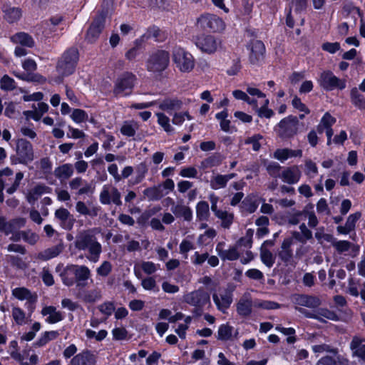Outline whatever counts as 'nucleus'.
<instances>
[{"instance_id":"25","label":"nucleus","mask_w":365,"mask_h":365,"mask_svg":"<svg viewBox=\"0 0 365 365\" xmlns=\"http://www.w3.org/2000/svg\"><path fill=\"white\" fill-rule=\"evenodd\" d=\"M95 356L89 351H84L76 355L71 361V365H95Z\"/></svg>"},{"instance_id":"12","label":"nucleus","mask_w":365,"mask_h":365,"mask_svg":"<svg viewBox=\"0 0 365 365\" xmlns=\"http://www.w3.org/2000/svg\"><path fill=\"white\" fill-rule=\"evenodd\" d=\"M250 51L249 61L252 65L259 66L265 57V46L262 41L252 40L247 46Z\"/></svg>"},{"instance_id":"50","label":"nucleus","mask_w":365,"mask_h":365,"mask_svg":"<svg viewBox=\"0 0 365 365\" xmlns=\"http://www.w3.org/2000/svg\"><path fill=\"white\" fill-rule=\"evenodd\" d=\"M253 230L251 229H248L246 232V234L244 237H241L236 243V246L238 247H245L247 248H250L252 244V236H253Z\"/></svg>"},{"instance_id":"10","label":"nucleus","mask_w":365,"mask_h":365,"mask_svg":"<svg viewBox=\"0 0 365 365\" xmlns=\"http://www.w3.org/2000/svg\"><path fill=\"white\" fill-rule=\"evenodd\" d=\"M299 120L297 117L289 115L282 119L277 125L276 130L282 138H291L297 134Z\"/></svg>"},{"instance_id":"11","label":"nucleus","mask_w":365,"mask_h":365,"mask_svg":"<svg viewBox=\"0 0 365 365\" xmlns=\"http://www.w3.org/2000/svg\"><path fill=\"white\" fill-rule=\"evenodd\" d=\"M99 200L102 205L114 204L122 205L121 194L117 187L110 185H104L99 195Z\"/></svg>"},{"instance_id":"51","label":"nucleus","mask_w":365,"mask_h":365,"mask_svg":"<svg viewBox=\"0 0 365 365\" xmlns=\"http://www.w3.org/2000/svg\"><path fill=\"white\" fill-rule=\"evenodd\" d=\"M0 87L4 91H12L16 88V83L8 75H4L0 80Z\"/></svg>"},{"instance_id":"18","label":"nucleus","mask_w":365,"mask_h":365,"mask_svg":"<svg viewBox=\"0 0 365 365\" xmlns=\"http://www.w3.org/2000/svg\"><path fill=\"white\" fill-rule=\"evenodd\" d=\"M105 20V14H100L95 19L87 32L86 39L88 41L93 43L96 40L104 28Z\"/></svg>"},{"instance_id":"8","label":"nucleus","mask_w":365,"mask_h":365,"mask_svg":"<svg viewBox=\"0 0 365 365\" xmlns=\"http://www.w3.org/2000/svg\"><path fill=\"white\" fill-rule=\"evenodd\" d=\"M319 86L325 91L343 90L346 88V81L336 77L331 71H324L318 78Z\"/></svg>"},{"instance_id":"17","label":"nucleus","mask_w":365,"mask_h":365,"mask_svg":"<svg viewBox=\"0 0 365 365\" xmlns=\"http://www.w3.org/2000/svg\"><path fill=\"white\" fill-rule=\"evenodd\" d=\"M225 245V242H220L216 245L215 248L217 255L222 261H234L239 259L240 252L236 245L230 246L227 250L224 249Z\"/></svg>"},{"instance_id":"7","label":"nucleus","mask_w":365,"mask_h":365,"mask_svg":"<svg viewBox=\"0 0 365 365\" xmlns=\"http://www.w3.org/2000/svg\"><path fill=\"white\" fill-rule=\"evenodd\" d=\"M172 57L175 66L181 72L189 73L194 68L195 60L193 56L182 48L175 47Z\"/></svg>"},{"instance_id":"46","label":"nucleus","mask_w":365,"mask_h":365,"mask_svg":"<svg viewBox=\"0 0 365 365\" xmlns=\"http://www.w3.org/2000/svg\"><path fill=\"white\" fill-rule=\"evenodd\" d=\"M260 258L263 264L268 267H272L274 264V256L269 250L263 247V246L260 248Z\"/></svg>"},{"instance_id":"32","label":"nucleus","mask_w":365,"mask_h":365,"mask_svg":"<svg viewBox=\"0 0 365 365\" xmlns=\"http://www.w3.org/2000/svg\"><path fill=\"white\" fill-rule=\"evenodd\" d=\"M41 314L43 316L48 315L46 322L50 324L57 323L63 319L62 314L56 311V307L53 306L44 307L41 311Z\"/></svg>"},{"instance_id":"42","label":"nucleus","mask_w":365,"mask_h":365,"mask_svg":"<svg viewBox=\"0 0 365 365\" xmlns=\"http://www.w3.org/2000/svg\"><path fill=\"white\" fill-rule=\"evenodd\" d=\"M196 215L200 220H207L210 216L208 202L200 201L196 205Z\"/></svg>"},{"instance_id":"39","label":"nucleus","mask_w":365,"mask_h":365,"mask_svg":"<svg viewBox=\"0 0 365 365\" xmlns=\"http://www.w3.org/2000/svg\"><path fill=\"white\" fill-rule=\"evenodd\" d=\"M222 161V158L221 155L219 153H215L201 162L200 168L205 170L210 168L217 167L221 164Z\"/></svg>"},{"instance_id":"64","label":"nucleus","mask_w":365,"mask_h":365,"mask_svg":"<svg viewBox=\"0 0 365 365\" xmlns=\"http://www.w3.org/2000/svg\"><path fill=\"white\" fill-rule=\"evenodd\" d=\"M99 311L106 315L110 316L115 310V306L113 302H106L98 306Z\"/></svg>"},{"instance_id":"47","label":"nucleus","mask_w":365,"mask_h":365,"mask_svg":"<svg viewBox=\"0 0 365 365\" xmlns=\"http://www.w3.org/2000/svg\"><path fill=\"white\" fill-rule=\"evenodd\" d=\"M156 116L158 117V124L166 133H170L174 131V128L170 123V118L167 115L163 113H158Z\"/></svg>"},{"instance_id":"24","label":"nucleus","mask_w":365,"mask_h":365,"mask_svg":"<svg viewBox=\"0 0 365 365\" xmlns=\"http://www.w3.org/2000/svg\"><path fill=\"white\" fill-rule=\"evenodd\" d=\"M64 250V245L62 242L53 247H48L37 255L38 259L46 261L58 256Z\"/></svg>"},{"instance_id":"4","label":"nucleus","mask_w":365,"mask_h":365,"mask_svg":"<svg viewBox=\"0 0 365 365\" xmlns=\"http://www.w3.org/2000/svg\"><path fill=\"white\" fill-rule=\"evenodd\" d=\"M252 306L264 309H275L280 307L279 304L272 301L257 299L252 303L251 299L245 296L237 302V312L240 316L247 317L252 313Z\"/></svg>"},{"instance_id":"63","label":"nucleus","mask_w":365,"mask_h":365,"mask_svg":"<svg viewBox=\"0 0 365 365\" xmlns=\"http://www.w3.org/2000/svg\"><path fill=\"white\" fill-rule=\"evenodd\" d=\"M148 172V168L144 163H141L137 168V175L135 177V183L138 184L145 177Z\"/></svg>"},{"instance_id":"2","label":"nucleus","mask_w":365,"mask_h":365,"mask_svg":"<svg viewBox=\"0 0 365 365\" xmlns=\"http://www.w3.org/2000/svg\"><path fill=\"white\" fill-rule=\"evenodd\" d=\"M78 61V51L76 48H70L62 55L56 66L58 76L53 79L56 83H61L63 78L71 75Z\"/></svg>"},{"instance_id":"45","label":"nucleus","mask_w":365,"mask_h":365,"mask_svg":"<svg viewBox=\"0 0 365 365\" xmlns=\"http://www.w3.org/2000/svg\"><path fill=\"white\" fill-rule=\"evenodd\" d=\"M351 101L358 108L365 110V97L359 93L356 88L351 91Z\"/></svg>"},{"instance_id":"60","label":"nucleus","mask_w":365,"mask_h":365,"mask_svg":"<svg viewBox=\"0 0 365 365\" xmlns=\"http://www.w3.org/2000/svg\"><path fill=\"white\" fill-rule=\"evenodd\" d=\"M336 118L329 113L327 112L320 120V123L325 129L331 128L332 125L336 123Z\"/></svg>"},{"instance_id":"55","label":"nucleus","mask_w":365,"mask_h":365,"mask_svg":"<svg viewBox=\"0 0 365 365\" xmlns=\"http://www.w3.org/2000/svg\"><path fill=\"white\" fill-rule=\"evenodd\" d=\"M14 228L11 223V220L7 221L6 219L0 216V232H4L6 235H9L13 233Z\"/></svg>"},{"instance_id":"49","label":"nucleus","mask_w":365,"mask_h":365,"mask_svg":"<svg viewBox=\"0 0 365 365\" xmlns=\"http://www.w3.org/2000/svg\"><path fill=\"white\" fill-rule=\"evenodd\" d=\"M137 129V123L134 122L125 121L120 128V132L125 136L133 137L135 135Z\"/></svg>"},{"instance_id":"5","label":"nucleus","mask_w":365,"mask_h":365,"mask_svg":"<svg viewBox=\"0 0 365 365\" xmlns=\"http://www.w3.org/2000/svg\"><path fill=\"white\" fill-rule=\"evenodd\" d=\"M136 76L130 72H124L115 81L113 93L116 97L130 96L136 82Z\"/></svg>"},{"instance_id":"43","label":"nucleus","mask_w":365,"mask_h":365,"mask_svg":"<svg viewBox=\"0 0 365 365\" xmlns=\"http://www.w3.org/2000/svg\"><path fill=\"white\" fill-rule=\"evenodd\" d=\"M227 182L225 175L217 174L212 177L210 185L212 190H219L225 188Z\"/></svg>"},{"instance_id":"53","label":"nucleus","mask_w":365,"mask_h":365,"mask_svg":"<svg viewBox=\"0 0 365 365\" xmlns=\"http://www.w3.org/2000/svg\"><path fill=\"white\" fill-rule=\"evenodd\" d=\"M281 168L280 165L276 162H271L266 166L268 174L274 178H280Z\"/></svg>"},{"instance_id":"28","label":"nucleus","mask_w":365,"mask_h":365,"mask_svg":"<svg viewBox=\"0 0 365 365\" xmlns=\"http://www.w3.org/2000/svg\"><path fill=\"white\" fill-rule=\"evenodd\" d=\"M362 341L363 340L359 336H354L350 343V349L354 356L365 362V344Z\"/></svg>"},{"instance_id":"54","label":"nucleus","mask_w":365,"mask_h":365,"mask_svg":"<svg viewBox=\"0 0 365 365\" xmlns=\"http://www.w3.org/2000/svg\"><path fill=\"white\" fill-rule=\"evenodd\" d=\"M112 271V264L108 261H103L96 269V273L101 277H107Z\"/></svg>"},{"instance_id":"56","label":"nucleus","mask_w":365,"mask_h":365,"mask_svg":"<svg viewBox=\"0 0 365 365\" xmlns=\"http://www.w3.org/2000/svg\"><path fill=\"white\" fill-rule=\"evenodd\" d=\"M22 239L27 243L34 245L38 242L39 237L37 234L33 232L30 230H28L22 231Z\"/></svg>"},{"instance_id":"31","label":"nucleus","mask_w":365,"mask_h":365,"mask_svg":"<svg viewBox=\"0 0 365 365\" xmlns=\"http://www.w3.org/2000/svg\"><path fill=\"white\" fill-rule=\"evenodd\" d=\"M12 294L19 300L26 299L31 303L36 302L37 299L36 294H32L30 290L25 287H18L12 290Z\"/></svg>"},{"instance_id":"30","label":"nucleus","mask_w":365,"mask_h":365,"mask_svg":"<svg viewBox=\"0 0 365 365\" xmlns=\"http://www.w3.org/2000/svg\"><path fill=\"white\" fill-rule=\"evenodd\" d=\"M80 298L86 303H95L102 298L101 290L99 288L83 290Z\"/></svg>"},{"instance_id":"41","label":"nucleus","mask_w":365,"mask_h":365,"mask_svg":"<svg viewBox=\"0 0 365 365\" xmlns=\"http://www.w3.org/2000/svg\"><path fill=\"white\" fill-rule=\"evenodd\" d=\"M143 195L150 201L159 200L164 195L160 186H153L146 188L143 191Z\"/></svg>"},{"instance_id":"48","label":"nucleus","mask_w":365,"mask_h":365,"mask_svg":"<svg viewBox=\"0 0 365 365\" xmlns=\"http://www.w3.org/2000/svg\"><path fill=\"white\" fill-rule=\"evenodd\" d=\"M58 336L57 331H46L41 336V338L35 343L37 346H43L46 344L48 341L56 339Z\"/></svg>"},{"instance_id":"21","label":"nucleus","mask_w":365,"mask_h":365,"mask_svg":"<svg viewBox=\"0 0 365 365\" xmlns=\"http://www.w3.org/2000/svg\"><path fill=\"white\" fill-rule=\"evenodd\" d=\"M55 217L60 221L61 226L65 230H71L74 224L75 219L70 212L63 207L55 211Z\"/></svg>"},{"instance_id":"35","label":"nucleus","mask_w":365,"mask_h":365,"mask_svg":"<svg viewBox=\"0 0 365 365\" xmlns=\"http://www.w3.org/2000/svg\"><path fill=\"white\" fill-rule=\"evenodd\" d=\"M3 11L5 19L9 23L19 21L22 16L21 9L19 7L4 6Z\"/></svg>"},{"instance_id":"14","label":"nucleus","mask_w":365,"mask_h":365,"mask_svg":"<svg viewBox=\"0 0 365 365\" xmlns=\"http://www.w3.org/2000/svg\"><path fill=\"white\" fill-rule=\"evenodd\" d=\"M24 176L22 172H18L16 173L14 178L0 180V202H3L4 200V189H6V193L12 195L19 189Z\"/></svg>"},{"instance_id":"16","label":"nucleus","mask_w":365,"mask_h":365,"mask_svg":"<svg viewBox=\"0 0 365 365\" xmlns=\"http://www.w3.org/2000/svg\"><path fill=\"white\" fill-rule=\"evenodd\" d=\"M220 41L211 35H201L196 39L195 44L202 51L207 53H215L220 46Z\"/></svg>"},{"instance_id":"19","label":"nucleus","mask_w":365,"mask_h":365,"mask_svg":"<svg viewBox=\"0 0 365 365\" xmlns=\"http://www.w3.org/2000/svg\"><path fill=\"white\" fill-rule=\"evenodd\" d=\"M212 299L217 309L222 312H225L232 302V294L231 291L225 289L219 294L214 293Z\"/></svg>"},{"instance_id":"13","label":"nucleus","mask_w":365,"mask_h":365,"mask_svg":"<svg viewBox=\"0 0 365 365\" xmlns=\"http://www.w3.org/2000/svg\"><path fill=\"white\" fill-rule=\"evenodd\" d=\"M197 24L203 29H208L214 32L224 30L225 23L220 17L210 14H205L197 19Z\"/></svg>"},{"instance_id":"29","label":"nucleus","mask_w":365,"mask_h":365,"mask_svg":"<svg viewBox=\"0 0 365 365\" xmlns=\"http://www.w3.org/2000/svg\"><path fill=\"white\" fill-rule=\"evenodd\" d=\"M302 151L301 150H292L289 148L277 149L274 153V158L283 162L289 158L301 157Z\"/></svg>"},{"instance_id":"34","label":"nucleus","mask_w":365,"mask_h":365,"mask_svg":"<svg viewBox=\"0 0 365 365\" xmlns=\"http://www.w3.org/2000/svg\"><path fill=\"white\" fill-rule=\"evenodd\" d=\"M182 102L178 98H166L159 105V108L167 112L178 110L182 108Z\"/></svg>"},{"instance_id":"36","label":"nucleus","mask_w":365,"mask_h":365,"mask_svg":"<svg viewBox=\"0 0 365 365\" xmlns=\"http://www.w3.org/2000/svg\"><path fill=\"white\" fill-rule=\"evenodd\" d=\"M13 42L19 43L24 46L31 48L34 46V40L26 33L19 32L11 37Z\"/></svg>"},{"instance_id":"15","label":"nucleus","mask_w":365,"mask_h":365,"mask_svg":"<svg viewBox=\"0 0 365 365\" xmlns=\"http://www.w3.org/2000/svg\"><path fill=\"white\" fill-rule=\"evenodd\" d=\"M67 269L74 275L75 282L78 287L86 285V281L91 277L90 269L86 265L68 264Z\"/></svg>"},{"instance_id":"38","label":"nucleus","mask_w":365,"mask_h":365,"mask_svg":"<svg viewBox=\"0 0 365 365\" xmlns=\"http://www.w3.org/2000/svg\"><path fill=\"white\" fill-rule=\"evenodd\" d=\"M215 217L221 220V227L224 229H230L234 221V214L226 210H221L215 214Z\"/></svg>"},{"instance_id":"57","label":"nucleus","mask_w":365,"mask_h":365,"mask_svg":"<svg viewBox=\"0 0 365 365\" xmlns=\"http://www.w3.org/2000/svg\"><path fill=\"white\" fill-rule=\"evenodd\" d=\"M314 235L320 244L323 242V240L328 242H331L333 241V236L330 234L324 233V227L318 228Z\"/></svg>"},{"instance_id":"9","label":"nucleus","mask_w":365,"mask_h":365,"mask_svg":"<svg viewBox=\"0 0 365 365\" xmlns=\"http://www.w3.org/2000/svg\"><path fill=\"white\" fill-rule=\"evenodd\" d=\"M169 53L165 51H157L150 55L147 61V69L157 73L164 71L168 66Z\"/></svg>"},{"instance_id":"58","label":"nucleus","mask_w":365,"mask_h":365,"mask_svg":"<svg viewBox=\"0 0 365 365\" xmlns=\"http://www.w3.org/2000/svg\"><path fill=\"white\" fill-rule=\"evenodd\" d=\"M262 139V136L259 134L254 135L252 137H249L245 140V144H252V149L255 151H258L261 147L259 140Z\"/></svg>"},{"instance_id":"1","label":"nucleus","mask_w":365,"mask_h":365,"mask_svg":"<svg viewBox=\"0 0 365 365\" xmlns=\"http://www.w3.org/2000/svg\"><path fill=\"white\" fill-rule=\"evenodd\" d=\"M101 232L99 227L82 230L77 233L74 242L75 247L80 251H86V258L93 263L99 260L103 252L102 245L98 239Z\"/></svg>"},{"instance_id":"23","label":"nucleus","mask_w":365,"mask_h":365,"mask_svg":"<svg viewBox=\"0 0 365 365\" xmlns=\"http://www.w3.org/2000/svg\"><path fill=\"white\" fill-rule=\"evenodd\" d=\"M292 244L293 240L292 238H285L283 240L281 249L279 251L278 256L285 264L289 263L293 257V251L292 249Z\"/></svg>"},{"instance_id":"44","label":"nucleus","mask_w":365,"mask_h":365,"mask_svg":"<svg viewBox=\"0 0 365 365\" xmlns=\"http://www.w3.org/2000/svg\"><path fill=\"white\" fill-rule=\"evenodd\" d=\"M258 203L252 195H247L242 202V207L248 213H253L256 211Z\"/></svg>"},{"instance_id":"33","label":"nucleus","mask_w":365,"mask_h":365,"mask_svg":"<svg viewBox=\"0 0 365 365\" xmlns=\"http://www.w3.org/2000/svg\"><path fill=\"white\" fill-rule=\"evenodd\" d=\"M73 174V166L70 163H66L56 168L54 170L55 176L61 180L70 178Z\"/></svg>"},{"instance_id":"37","label":"nucleus","mask_w":365,"mask_h":365,"mask_svg":"<svg viewBox=\"0 0 365 365\" xmlns=\"http://www.w3.org/2000/svg\"><path fill=\"white\" fill-rule=\"evenodd\" d=\"M309 318L316 319L319 322H325L324 318H326L332 321H337L339 317L337 314L327 309H318L314 315H308Z\"/></svg>"},{"instance_id":"52","label":"nucleus","mask_w":365,"mask_h":365,"mask_svg":"<svg viewBox=\"0 0 365 365\" xmlns=\"http://www.w3.org/2000/svg\"><path fill=\"white\" fill-rule=\"evenodd\" d=\"M72 120L77 123H81L88 120V115L87 113L82 109H74L71 115Z\"/></svg>"},{"instance_id":"61","label":"nucleus","mask_w":365,"mask_h":365,"mask_svg":"<svg viewBox=\"0 0 365 365\" xmlns=\"http://www.w3.org/2000/svg\"><path fill=\"white\" fill-rule=\"evenodd\" d=\"M71 273L70 270L67 269V266L64 269V270L61 274V277L63 284L67 287H71L75 284V277H70Z\"/></svg>"},{"instance_id":"20","label":"nucleus","mask_w":365,"mask_h":365,"mask_svg":"<svg viewBox=\"0 0 365 365\" xmlns=\"http://www.w3.org/2000/svg\"><path fill=\"white\" fill-rule=\"evenodd\" d=\"M300 178L301 171L297 165L285 168L280 175L282 181L290 185L298 182Z\"/></svg>"},{"instance_id":"26","label":"nucleus","mask_w":365,"mask_h":365,"mask_svg":"<svg viewBox=\"0 0 365 365\" xmlns=\"http://www.w3.org/2000/svg\"><path fill=\"white\" fill-rule=\"evenodd\" d=\"M76 210L82 215L96 217L98 215L101 207L93 205L88 206L84 202L78 201L76 205Z\"/></svg>"},{"instance_id":"6","label":"nucleus","mask_w":365,"mask_h":365,"mask_svg":"<svg viewBox=\"0 0 365 365\" xmlns=\"http://www.w3.org/2000/svg\"><path fill=\"white\" fill-rule=\"evenodd\" d=\"M11 163L26 165L34 160V151L31 143L26 139L16 141V156L11 157Z\"/></svg>"},{"instance_id":"27","label":"nucleus","mask_w":365,"mask_h":365,"mask_svg":"<svg viewBox=\"0 0 365 365\" xmlns=\"http://www.w3.org/2000/svg\"><path fill=\"white\" fill-rule=\"evenodd\" d=\"M171 212L176 217H182L184 220L190 222L192 219V211L188 207L185 205L182 202L178 203L173 205L170 209Z\"/></svg>"},{"instance_id":"62","label":"nucleus","mask_w":365,"mask_h":365,"mask_svg":"<svg viewBox=\"0 0 365 365\" xmlns=\"http://www.w3.org/2000/svg\"><path fill=\"white\" fill-rule=\"evenodd\" d=\"M12 317L17 324H23L25 319L24 311L19 307H14L12 309Z\"/></svg>"},{"instance_id":"22","label":"nucleus","mask_w":365,"mask_h":365,"mask_svg":"<svg viewBox=\"0 0 365 365\" xmlns=\"http://www.w3.org/2000/svg\"><path fill=\"white\" fill-rule=\"evenodd\" d=\"M294 302L299 306L309 308H316L321 304L319 298L307 294H297L294 296Z\"/></svg>"},{"instance_id":"40","label":"nucleus","mask_w":365,"mask_h":365,"mask_svg":"<svg viewBox=\"0 0 365 365\" xmlns=\"http://www.w3.org/2000/svg\"><path fill=\"white\" fill-rule=\"evenodd\" d=\"M331 243L336 250L340 254L345 252L350 249H353L356 252L358 251V248H356L354 244L346 240H336L333 237V241L331 242Z\"/></svg>"},{"instance_id":"3","label":"nucleus","mask_w":365,"mask_h":365,"mask_svg":"<svg viewBox=\"0 0 365 365\" xmlns=\"http://www.w3.org/2000/svg\"><path fill=\"white\" fill-rule=\"evenodd\" d=\"M183 302L194 307L192 313L196 317L202 316L203 309L211 305L210 294L202 287L184 294Z\"/></svg>"},{"instance_id":"59","label":"nucleus","mask_w":365,"mask_h":365,"mask_svg":"<svg viewBox=\"0 0 365 365\" xmlns=\"http://www.w3.org/2000/svg\"><path fill=\"white\" fill-rule=\"evenodd\" d=\"M218 339L221 340H227L232 335V327L227 325H221L218 329Z\"/></svg>"}]
</instances>
